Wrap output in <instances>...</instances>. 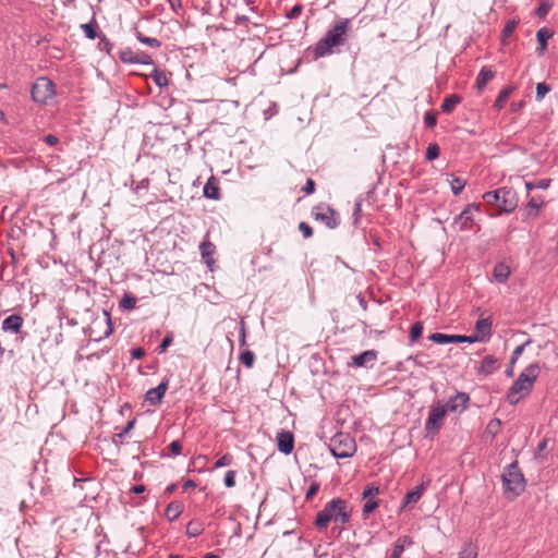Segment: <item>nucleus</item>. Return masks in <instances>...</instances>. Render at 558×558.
I'll use <instances>...</instances> for the list:
<instances>
[{
	"mask_svg": "<svg viewBox=\"0 0 558 558\" xmlns=\"http://www.w3.org/2000/svg\"><path fill=\"white\" fill-rule=\"evenodd\" d=\"M428 340L438 343V344H447V343H473L470 336H461V335H447L441 332H434L428 336Z\"/></svg>",
	"mask_w": 558,
	"mask_h": 558,
	"instance_id": "obj_12",
	"label": "nucleus"
},
{
	"mask_svg": "<svg viewBox=\"0 0 558 558\" xmlns=\"http://www.w3.org/2000/svg\"><path fill=\"white\" fill-rule=\"evenodd\" d=\"M413 545V539L410 536H400L393 544L391 558H401L404 549Z\"/></svg>",
	"mask_w": 558,
	"mask_h": 558,
	"instance_id": "obj_21",
	"label": "nucleus"
},
{
	"mask_svg": "<svg viewBox=\"0 0 558 558\" xmlns=\"http://www.w3.org/2000/svg\"><path fill=\"white\" fill-rule=\"evenodd\" d=\"M232 461H233L232 456L223 454L222 457H220L215 462L214 469H219V468L228 466V465H230L232 463Z\"/></svg>",
	"mask_w": 558,
	"mask_h": 558,
	"instance_id": "obj_50",
	"label": "nucleus"
},
{
	"mask_svg": "<svg viewBox=\"0 0 558 558\" xmlns=\"http://www.w3.org/2000/svg\"><path fill=\"white\" fill-rule=\"evenodd\" d=\"M329 450L337 459L351 458L356 452V442L349 434L337 433L330 438Z\"/></svg>",
	"mask_w": 558,
	"mask_h": 558,
	"instance_id": "obj_6",
	"label": "nucleus"
},
{
	"mask_svg": "<svg viewBox=\"0 0 558 558\" xmlns=\"http://www.w3.org/2000/svg\"><path fill=\"white\" fill-rule=\"evenodd\" d=\"M513 90H514V87H512V86H507V87L502 88L499 92L493 107L497 110L502 109Z\"/></svg>",
	"mask_w": 558,
	"mask_h": 558,
	"instance_id": "obj_25",
	"label": "nucleus"
},
{
	"mask_svg": "<svg viewBox=\"0 0 558 558\" xmlns=\"http://www.w3.org/2000/svg\"><path fill=\"white\" fill-rule=\"evenodd\" d=\"M492 326L493 323L489 318H480L475 324V335L470 336L472 342H484L488 340L492 336Z\"/></svg>",
	"mask_w": 558,
	"mask_h": 558,
	"instance_id": "obj_11",
	"label": "nucleus"
},
{
	"mask_svg": "<svg viewBox=\"0 0 558 558\" xmlns=\"http://www.w3.org/2000/svg\"><path fill=\"white\" fill-rule=\"evenodd\" d=\"M135 422L136 420L133 418V420H130L126 425L122 428V430L117 434V438H118V441L120 444H123V439L125 438V436L130 433V430L134 427L135 425Z\"/></svg>",
	"mask_w": 558,
	"mask_h": 558,
	"instance_id": "obj_45",
	"label": "nucleus"
},
{
	"mask_svg": "<svg viewBox=\"0 0 558 558\" xmlns=\"http://www.w3.org/2000/svg\"><path fill=\"white\" fill-rule=\"evenodd\" d=\"M137 53L138 52H135L131 48L126 47L120 50L119 58L123 63L135 64Z\"/></svg>",
	"mask_w": 558,
	"mask_h": 558,
	"instance_id": "obj_31",
	"label": "nucleus"
},
{
	"mask_svg": "<svg viewBox=\"0 0 558 558\" xmlns=\"http://www.w3.org/2000/svg\"><path fill=\"white\" fill-rule=\"evenodd\" d=\"M44 142L49 146H54L59 143V138L53 134H47L44 136Z\"/></svg>",
	"mask_w": 558,
	"mask_h": 558,
	"instance_id": "obj_63",
	"label": "nucleus"
},
{
	"mask_svg": "<svg viewBox=\"0 0 558 558\" xmlns=\"http://www.w3.org/2000/svg\"><path fill=\"white\" fill-rule=\"evenodd\" d=\"M313 217L322 221L329 229H335L339 225L336 211L329 206L319 205L313 209Z\"/></svg>",
	"mask_w": 558,
	"mask_h": 558,
	"instance_id": "obj_10",
	"label": "nucleus"
},
{
	"mask_svg": "<svg viewBox=\"0 0 558 558\" xmlns=\"http://www.w3.org/2000/svg\"><path fill=\"white\" fill-rule=\"evenodd\" d=\"M551 184V179H541L535 182L536 189L547 190Z\"/></svg>",
	"mask_w": 558,
	"mask_h": 558,
	"instance_id": "obj_62",
	"label": "nucleus"
},
{
	"mask_svg": "<svg viewBox=\"0 0 558 558\" xmlns=\"http://www.w3.org/2000/svg\"><path fill=\"white\" fill-rule=\"evenodd\" d=\"M182 512V506L179 502H170L165 511V514L169 521H174L179 518Z\"/></svg>",
	"mask_w": 558,
	"mask_h": 558,
	"instance_id": "obj_30",
	"label": "nucleus"
},
{
	"mask_svg": "<svg viewBox=\"0 0 558 558\" xmlns=\"http://www.w3.org/2000/svg\"><path fill=\"white\" fill-rule=\"evenodd\" d=\"M305 194H312L315 191V182L312 179H307L305 185L302 187Z\"/></svg>",
	"mask_w": 558,
	"mask_h": 558,
	"instance_id": "obj_60",
	"label": "nucleus"
},
{
	"mask_svg": "<svg viewBox=\"0 0 558 558\" xmlns=\"http://www.w3.org/2000/svg\"><path fill=\"white\" fill-rule=\"evenodd\" d=\"M554 35V32L547 27H542L536 32L538 47L536 49L538 56H543L547 49V41Z\"/></svg>",
	"mask_w": 558,
	"mask_h": 558,
	"instance_id": "obj_19",
	"label": "nucleus"
},
{
	"mask_svg": "<svg viewBox=\"0 0 558 558\" xmlns=\"http://www.w3.org/2000/svg\"><path fill=\"white\" fill-rule=\"evenodd\" d=\"M235 475H236V472L233 470H230L226 473L225 478H223V483H225L226 487L231 488L235 485Z\"/></svg>",
	"mask_w": 558,
	"mask_h": 558,
	"instance_id": "obj_51",
	"label": "nucleus"
},
{
	"mask_svg": "<svg viewBox=\"0 0 558 558\" xmlns=\"http://www.w3.org/2000/svg\"><path fill=\"white\" fill-rule=\"evenodd\" d=\"M352 515V507L342 498H333L328 501L324 508L317 512L315 525L318 531H325L330 522L340 523V531L349 523Z\"/></svg>",
	"mask_w": 558,
	"mask_h": 558,
	"instance_id": "obj_2",
	"label": "nucleus"
},
{
	"mask_svg": "<svg viewBox=\"0 0 558 558\" xmlns=\"http://www.w3.org/2000/svg\"><path fill=\"white\" fill-rule=\"evenodd\" d=\"M240 361L241 363L247 367L251 368L254 365L255 362V354L251 350H245L240 354Z\"/></svg>",
	"mask_w": 558,
	"mask_h": 558,
	"instance_id": "obj_38",
	"label": "nucleus"
},
{
	"mask_svg": "<svg viewBox=\"0 0 558 558\" xmlns=\"http://www.w3.org/2000/svg\"><path fill=\"white\" fill-rule=\"evenodd\" d=\"M424 123L426 128H434L437 123L436 114L432 111H426L424 116Z\"/></svg>",
	"mask_w": 558,
	"mask_h": 558,
	"instance_id": "obj_53",
	"label": "nucleus"
},
{
	"mask_svg": "<svg viewBox=\"0 0 558 558\" xmlns=\"http://www.w3.org/2000/svg\"><path fill=\"white\" fill-rule=\"evenodd\" d=\"M145 355V350L141 347L131 350V356L133 360H140Z\"/></svg>",
	"mask_w": 558,
	"mask_h": 558,
	"instance_id": "obj_61",
	"label": "nucleus"
},
{
	"mask_svg": "<svg viewBox=\"0 0 558 558\" xmlns=\"http://www.w3.org/2000/svg\"><path fill=\"white\" fill-rule=\"evenodd\" d=\"M425 489H426V484L422 483V484L415 486L410 492H408L402 500L401 509H404L405 507H408L410 505L416 504L421 499Z\"/></svg>",
	"mask_w": 558,
	"mask_h": 558,
	"instance_id": "obj_18",
	"label": "nucleus"
},
{
	"mask_svg": "<svg viewBox=\"0 0 558 558\" xmlns=\"http://www.w3.org/2000/svg\"><path fill=\"white\" fill-rule=\"evenodd\" d=\"M299 230L302 232V234L305 239H308L313 235V229L306 222H301L299 225Z\"/></svg>",
	"mask_w": 558,
	"mask_h": 558,
	"instance_id": "obj_56",
	"label": "nucleus"
},
{
	"mask_svg": "<svg viewBox=\"0 0 558 558\" xmlns=\"http://www.w3.org/2000/svg\"><path fill=\"white\" fill-rule=\"evenodd\" d=\"M530 343H531V340L529 339L527 341H525L524 343H522V344L518 345V347L513 350V352H512V354H511V359H510V364H511V365H514V364H515V362L518 361V359H519V357L521 356V354L523 353V351H524L525 347H526L527 344H530Z\"/></svg>",
	"mask_w": 558,
	"mask_h": 558,
	"instance_id": "obj_44",
	"label": "nucleus"
},
{
	"mask_svg": "<svg viewBox=\"0 0 558 558\" xmlns=\"http://www.w3.org/2000/svg\"><path fill=\"white\" fill-rule=\"evenodd\" d=\"M481 211V205L469 204L465 208L454 218L453 223L460 231L470 230L474 223V213Z\"/></svg>",
	"mask_w": 558,
	"mask_h": 558,
	"instance_id": "obj_9",
	"label": "nucleus"
},
{
	"mask_svg": "<svg viewBox=\"0 0 558 558\" xmlns=\"http://www.w3.org/2000/svg\"><path fill=\"white\" fill-rule=\"evenodd\" d=\"M494 75V72L488 66H483L476 76V89L482 92L486 87L487 83L493 80Z\"/></svg>",
	"mask_w": 558,
	"mask_h": 558,
	"instance_id": "obj_22",
	"label": "nucleus"
},
{
	"mask_svg": "<svg viewBox=\"0 0 558 558\" xmlns=\"http://www.w3.org/2000/svg\"><path fill=\"white\" fill-rule=\"evenodd\" d=\"M99 46H100L101 50H105L106 52L109 53L111 50L112 44L109 41V39L105 35H101Z\"/></svg>",
	"mask_w": 558,
	"mask_h": 558,
	"instance_id": "obj_59",
	"label": "nucleus"
},
{
	"mask_svg": "<svg viewBox=\"0 0 558 558\" xmlns=\"http://www.w3.org/2000/svg\"><path fill=\"white\" fill-rule=\"evenodd\" d=\"M154 63V60L151 58V56L145 53V52H138L137 53V59L135 61V64H145V65H149V64H153Z\"/></svg>",
	"mask_w": 558,
	"mask_h": 558,
	"instance_id": "obj_52",
	"label": "nucleus"
},
{
	"mask_svg": "<svg viewBox=\"0 0 558 558\" xmlns=\"http://www.w3.org/2000/svg\"><path fill=\"white\" fill-rule=\"evenodd\" d=\"M239 344L240 347L246 345V326L244 318H241L239 322Z\"/></svg>",
	"mask_w": 558,
	"mask_h": 558,
	"instance_id": "obj_46",
	"label": "nucleus"
},
{
	"mask_svg": "<svg viewBox=\"0 0 558 558\" xmlns=\"http://www.w3.org/2000/svg\"><path fill=\"white\" fill-rule=\"evenodd\" d=\"M539 374V366L537 363L530 364L519 375L517 380L512 384L507 392V401L510 404H517L521 399L526 397L537 379Z\"/></svg>",
	"mask_w": 558,
	"mask_h": 558,
	"instance_id": "obj_3",
	"label": "nucleus"
},
{
	"mask_svg": "<svg viewBox=\"0 0 558 558\" xmlns=\"http://www.w3.org/2000/svg\"><path fill=\"white\" fill-rule=\"evenodd\" d=\"M168 449L169 451L171 452L172 456H179L182 451V445L179 440H173L169 446H168Z\"/></svg>",
	"mask_w": 558,
	"mask_h": 558,
	"instance_id": "obj_55",
	"label": "nucleus"
},
{
	"mask_svg": "<svg viewBox=\"0 0 558 558\" xmlns=\"http://www.w3.org/2000/svg\"><path fill=\"white\" fill-rule=\"evenodd\" d=\"M204 196L209 199H219L220 198V189L214 178H210L203 189Z\"/></svg>",
	"mask_w": 558,
	"mask_h": 558,
	"instance_id": "obj_23",
	"label": "nucleus"
},
{
	"mask_svg": "<svg viewBox=\"0 0 558 558\" xmlns=\"http://www.w3.org/2000/svg\"><path fill=\"white\" fill-rule=\"evenodd\" d=\"M446 413H447L446 405H442L439 402L430 405L428 416L425 422V430L428 434L438 432V429L442 425Z\"/></svg>",
	"mask_w": 558,
	"mask_h": 558,
	"instance_id": "obj_8",
	"label": "nucleus"
},
{
	"mask_svg": "<svg viewBox=\"0 0 558 558\" xmlns=\"http://www.w3.org/2000/svg\"><path fill=\"white\" fill-rule=\"evenodd\" d=\"M543 205H544L543 198L537 197V196H532L527 202V207L530 209L535 210V215H537L538 210L542 208Z\"/></svg>",
	"mask_w": 558,
	"mask_h": 558,
	"instance_id": "obj_47",
	"label": "nucleus"
},
{
	"mask_svg": "<svg viewBox=\"0 0 558 558\" xmlns=\"http://www.w3.org/2000/svg\"><path fill=\"white\" fill-rule=\"evenodd\" d=\"M168 385L169 379L163 378L157 387L151 388L146 392L145 400L151 405L159 404L168 389Z\"/></svg>",
	"mask_w": 558,
	"mask_h": 558,
	"instance_id": "obj_13",
	"label": "nucleus"
},
{
	"mask_svg": "<svg viewBox=\"0 0 558 558\" xmlns=\"http://www.w3.org/2000/svg\"><path fill=\"white\" fill-rule=\"evenodd\" d=\"M171 342H172V337L171 336H166L162 339L161 343L158 345L157 352L159 354L163 353L168 349V347L171 344Z\"/></svg>",
	"mask_w": 558,
	"mask_h": 558,
	"instance_id": "obj_57",
	"label": "nucleus"
},
{
	"mask_svg": "<svg viewBox=\"0 0 558 558\" xmlns=\"http://www.w3.org/2000/svg\"><path fill=\"white\" fill-rule=\"evenodd\" d=\"M199 251L202 254V257L205 259L207 265H210L213 263V254L215 252V245L209 241H203L199 244Z\"/></svg>",
	"mask_w": 558,
	"mask_h": 558,
	"instance_id": "obj_26",
	"label": "nucleus"
},
{
	"mask_svg": "<svg viewBox=\"0 0 558 558\" xmlns=\"http://www.w3.org/2000/svg\"><path fill=\"white\" fill-rule=\"evenodd\" d=\"M497 360L493 355H486L481 364V372L489 375L494 372Z\"/></svg>",
	"mask_w": 558,
	"mask_h": 558,
	"instance_id": "obj_33",
	"label": "nucleus"
},
{
	"mask_svg": "<svg viewBox=\"0 0 558 558\" xmlns=\"http://www.w3.org/2000/svg\"><path fill=\"white\" fill-rule=\"evenodd\" d=\"M150 77L154 81V83L160 88L167 87L169 85V81H168V77H167L165 71L155 69L151 72Z\"/></svg>",
	"mask_w": 558,
	"mask_h": 558,
	"instance_id": "obj_29",
	"label": "nucleus"
},
{
	"mask_svg": "<svg viewBox=\"0 0 558 558\" xmlns=\"http://www.w3.org/2000/svg\"><path fill=\"white\" fill-rule=\"evenodd\" d=\"M376 360L377 352L375 350H366L352 356V365L355 367H373Z\"/></svg>",
	"mask_w": 558,
	"mask_h": 558,
	"instance_id": "obj_15",
	"label": "nucleus"
},
{
	"mask_svg": "<svg viewBox=\"0 0 558 558\" xmlns=\"http://www.w3.org/2000/svg\"><path fill=\"white\" fill-rule=\"evenodd\" d=\"M97 27L98 25L94 16L89 23L81 25L82 31L88 39H95L98 37Z\"/></svg>",
	"mask_w": 558,
	"mask_h": 558,
	"instance_id": "obj_28",
	"label": "nucleus"
},
{
	"mask_svg": "<svg viewBox=\"0 0 558 558\" xmlns=\"http://www.w3.org/2000/svg\"><path fill=\"white\" fill-rule=\"evenodd\" d=\"M350 24V19H340L335 23V25L328 28L324 37H322L312 48L314 60L338 52V48L347 41Z\"/></svg>",
	"mask_w": 558,
	"mask_h": 558,
	"instance_id": "obj_1",
	"label": "nucleus"
},
{
	"mask_svg": "<svg viewBox=\"0 0 558 558\" xmlns=\"http://www.w3.org/2000/svg\"><path fill=\"white\" fill-rule=\"evenodd\" d=\"M466 185V181L462 178L453 177L450 186L453 195H460Z\"/></svg>",
	"mask_w": 558,
	"mask_h": 558,
	"instance_id": "obj_36",
	"label": "nucleus"
},
{
	"mask_svg": "<svg viewBox=\"0 0 558 558\" xmlns=\"http://www.w3.org/2000/svg\"><path fill=\"white\" fill-rule=\"evenodd\" d=\"M135 37L140 43L147 45L151 48H159L161 46V41L159 39L155 37L145 36L143 33L138 31L135 32Z\"/></svg>",
	"mask_w": 558,
	"mask_h": 558,
	"instance_id": "obj_32",
	"label": "nucleus"
},
{
	"mask_svg": "<svg viewBox=\"0 0 558 558\" xmlns=\"http://www.w3.org/2000/svg\"><path fill=\"white\" fill-rule=\"evenodd\" d=\"M423 332V324L421 322H416L411 326L410 330V342L414 343L418 340Z\"/></svg>",
	"mask_w": 558,
	"mask_h": 558,
	"instance_id": "obj_39",
	"label": "nucleus"
},
{
	"mask_svg": "<svg viewBox=\"0 0 558 558\" xmlns=\"http://www.w3.org/2000/svg\"><path fill=\"white\" fill-rule=\"evenodd\" d=\"M32 99L37 104H47L56 95L54 83L46 76L38 77L32 86Z\"/></svg>",
	"mask_w": 558,
	"mask_h": 558,
	"instance_id": "obj_7",
	"label": "nucleus"
},
{
	"mask_svg": "<svg viewBox=\"0 0 558 558\" xmlns=\"http://www.w3.org/2000/svg\"><path fill=\"white\" fill-rule=\"evenodd\" d=\"M518 24H519L518 20H509L502 28V32H501L502 37L504 38L510 37L513 34V32L515 31Z\"/></svg>",
	"mask_w": 558,
	"mask_h": 558,
	"instance_id": "obj_42",
	"label": "nucleus"
},
{
	"mask_svg": "<svg viewBox=\"0 0 558 558\" xmlns=\"http://www.w3.org/2000/svg\"><path fill=\"white\" fill-rule=\"evenodd\" d=\"M136 302H137V299L134 295H132L130 293H125L122 296V299L120 300L119 306L121 310L131 311L135 307Z\"/></svg>",
	"mask_w": 558,
	"mask_h": 558,
	"instance_id": "obj_34",
	"label": "nucleus"
},
{
	"mask_svg": "<svg viewBox=\"0 0 558 558\" xmlns=\"http://www.w3.org/2000/svg\"><path fill=\"white\" fill-rule=\"evenodd\" d=\"M439 146L436 143H430L426 149L425 158L428 161H433L439 157Z\"/></svg>",
	"mask_w": 558,
	"mask_h": 558,
	"instance_id": "obj_41",
	"label": "nucleus"
},
{
	"mask_svg": "<svg viewBox=\"0 0 558 558\" xmlns=\"http://www.w3.org/2000/svg\"><path fill=\"white\" fill-rule=\"evenodd\" d=\"M278 450L283 454H290L294 448V437L289 430L281 429L277 434Z\"/></svg>",
	"mask_w": 558,
	"mask_h": 558,
	"instance_id": "obj_14",
	"label": "nucleus"
},
{
	"mask_svg": "<svg viewBox=\"0 0 558 558\" xmlns=\"http://www.w3.org/2000/svg\"><path fill=\"white\" fill-rule=\"evenodd\" d=\"M318 489H319V484L318 483H312L311 486L308 487L306 494H305V499L310 500L311 498H313L317 494Z\"/></svg>",
	"mask_w": 558,
	"mask_h": 558,
	"instance_id": "obj_58",
	"label": "nucleus"
},
{
	"mask_svg": "<svg viewBox=\"0 0 558 558\" xmlns=\"http://www.w3.org/2000/svg\"><path fill=\"white\" fill-rule=\"evenodd\" d=\"M510 275H511V269L506 263L498 262L495 265L494 270H493V276H494V279L496 282H498V283L507 282Z\"/></svg>",
	"mask_w": 558,
	"mask_h": 558,
	"instance_id": "obj_20",
	"label": "nucleus"
},
{
	"mask_svg": "<svg viewBox=\"0 0 558 558\" xmlns=\"http://www.w3.org/2000/svg\"><path fill=\"white\" fill-rule=\"evenodd\" d=\"M104 315H105L104 323L106 325V330L104 331L102 338H107L113 332V326H112L111 317H110L109 313L107 311H104ZM99 339H101V337Z\"/></svg>",
	"mask_w": 558,
	"mask_h": 558,
	"instance_id": "obj_49",
	"label": "nucleus"
},
{
	"mask_svg": "<svg viewBox=\"0 0 558 558\" xmlns=\"http://www.w3.org/2000/svg\"><path fill=\"white\" fill-rule=\"evenodd\" d=\"M553 7V3L549 0L542 1L539 5L535 10V14L539 19H545L547 14L549 13L550 9Z\"/></svg>",
	"mask_w": 558,
	"mask_h": 558,
	"instance_id": "obj_40",
	"label": "nucleus"
},
{
	"mask_svg": "<svg viewBox=\"0 0 558 558\" xmlns=\"http://www.w3.org/2000/svg\"><path fill=\"white\" fill-rule=\"evenodd\" d=\"M458 558H477V546L473 543H465Z\"/></svg>",
	"mask_w": 558,
	"mask_h": 558,
	"instance_id": "obj_35",
	"label": "nucleus"
},
{
	"mask_svg": "<svg viewBox=\"0 0 558 558\" xmlns=\"http://www.w3.org/2000/svg\"><path fill=\"white\" fill-rule=\"evenodd\" d=\"M469 401L470 397L468 393L457 392L456 396L448 401L446 405L447 411L449 410L451 412H463L464 410H466Z\"/></svg>",
	"mask_w": 558,
	"mask_h": 558,
	"instance_id": "obj_16",
	"label": "nucleus"
},
{
	"mask_svg": "<svg viewBox=\"0 0 558 558\" xmlns=\"http://www.w3.org/2000/svg\"><path fill=\"white\" fill-rule=\"evenodd\" d=\"M488 205H497L502 213L511 214L518 207L519 198L512 187L504 186L495 191L485 192L482 195Z\"/></svg>",
	"mask_w": 558,
	"mask_h": 558,
	"instance_id": "obj_5",
	"label": "nucleus"
},
{
	"mask_svg": "<svg viewBox=\"0 0 558 558\" xmlns=\"http://www.w3.org/2000/svg\"><path fill=\"white\" fill-rule=\"evenodd\" d=\"M204 532V524L199 520H191L186 525V534L189 537H196Z\"/></svg>",
	"mask_w": 558,
	"mask_h": 558,
	"instance_id": "obj_27",
	"label": "nucleus"
},
{
	"mask_svg": "<svg viewBox=\"0 0 558 558\" xmlns=\"http://www.w3.org/2000/svg\"><path fill=\"white\" fill-rule=\"evenodd\" d=\"M462 101L459 95L452 94L447 96L441 104V111L444 113H450L453 109Z\"/></svg>",
	"mask_w": 558,
	"mask_h": 558,
	"instance_id": "obj_24",
	"label": "nucleus"
},
{
	"mask_svg": "<svg viewBox=\"0 0 558 558\" xmlns=\"http://www.w3.org/2000/svg\"><path fill=\"white\" fill-rule=\"evenodd\" d=\"M379 494V487L377 486H374V485H369L367 486L363 493H362V498L363 499H373L374 497H376L377 495Z\"/></svg>",
	"mask_w": 558,
	"mask_h": 558,
	"instance_id": "obj_48",
	"label": "nucleus"
},
{
	"mask_svg": "<svg viewBox=\"0 0 558 558\" xmlns=\"http://www.w3.org/2000/svg\"><path fill=\"white\" fill-rule=\"evenodd\" d=\"M550 92V86L546 84L545 82H541L536 84V95L535 98L537 101H541L546 94Z\"/></svg>",
	"mask_w": 558,
	"mask_h": 558,
	"instance_id": "obj_43",
	"label": "nucleus"
},
{
	"mask_svg": "<svg viewBox=\"0 0 558 558\" xmlns=\"http://www.w3.org/2000/svg\"><path fill=\"white\" fill-rule=\"evenodd\" d=\"M303 7L302 4H295L290 11L286 13V17L289 20H294L300 16L302 13Z\"/></svg>",
	"mask_w": 558,
	"mask_h": 558,
	"instance_id": "obj_54",
	"label": "nucleus"
},
{
	"mask_svg": "<svg viewBox=\"0 0 558 558\" xmlns=\"http://www.w3.org/2000/svg\"><path fill=\"white\" fill-rule=\"evenodd\" d=\"M23 327V318L21 315L12 314L2 322V330L10 333H20Z\"/></svg>",
	"mask_w": 558,
	"mask_h": 558,
	"instance_id": "obj_17",
	"label": "nucleus"
},
{
	"mask_svg": "<svg viewBox=\"0 0 558 558\" xmlns=\"http://www.w3.org/2000/svg\"><path fill=\"white\" fill-rule=\"evenodd\" d=\"M504 494L507 499L513 500L525 489V478L521 472L518 461H513L505 468L501 475Z\"/></svg>",
	"mask_w": 558,
	"mask_h": 558,
	"instance_id": "obj_4",
	"label": "nucleus"
},
{
	"mask_svg": "<svg viewBox=\"0 0 558 558\" xmlns=\"http://www.w3.org/2000/svg\"><path fill=\"white\" fill-rule=\"evenodd\" d=\"M501 422L499 418H494L489 422L487 428L492 432V433H497V429L499 428Z\"/></svg>",
	"mask_w": 558,
	"mask_h": 558,
	"instance_id": "obj_64",
	"label": "nucleus"
},
{
	"mask_svg": "<svg viewBox=\"0 0 558 558\" xmlns=\"http://www.w3.org/2000/svg\"><path fill=\"white\" fill-rule=\"evenodd\" d=\"M364 500L365 502L363 505L362 514L364 518H367L379 506V500L375 498Z\"/></svg>",
	"mask_w": 558,
	"mask_h": 558,
	"instance_id": "obj_37",
	"label": "nucleus"
}]
</instances>
